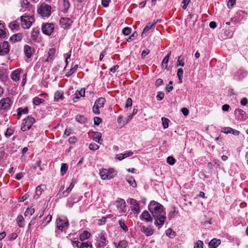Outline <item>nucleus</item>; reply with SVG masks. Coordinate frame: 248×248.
Listing matches in <instances>:
<instances>
[{"instance_id":"1","label":"nucleus","mask_w":248,"mask_h":248,"mask_svg":"<svg viewBox=\"0 0 248 248\" xmlns=\"http://www.w3.org/2000/svg\"><path fill=\"white\" fill-rule=\"evenodd\" d=\"M149 210L155 220V225L160 228L166 219V212L163 205L157 202L152 201L149 205Z\"/></svg>"},{"instance_id":"2","label":"nucleus","mask_w":248,"mask_h":248,"mask_svg":"<svg viewBox=\"0 0 248 248\" xmlns=\"http://www.w3.org/2000/svg\"><path fill=\"white\" fill-rule=\"evenodd\" d=\"M99 174L102 180H109L114 177L116 174V171L112 168L108 170L102 169L100 170Z\"/></svg>"},{"instance_id":"3","label":"nucleus","mask_w":248,"mask_h":248,"mask_svg":"<svg viewBox=\"0 0 248 248\" xmlns=\"http://www.w3.org/2000/svg\"><path fill=\"white\" fill-rule=\"evenodd\" d=\"M21 26L24 29H29L34 19L31 16H22L20 17Z\"/></svg>"},{"instance_id":"4","label":"nucleus","mask_w":248,"mask_h":248,"mask_svg":"<svg viewBox=\"0 0 248 248\" xmlns=\"http://www.w3.org/2000/svg\"><path fill=\"white\" fill-rule=\"evenodd\" d=\"M105 102L106 99L103 97H100L95 101L93 107V111L95 114H100L99 108L104 107Z\"/></svg>"},{"instance_id":"5","label":"nucleus","mask_w":248,"mask_h":248,"mask_svg":"<svg viewBox=\"0 0 248 248\" xmlns=\"http://www.w3.org/2000/svg\"><path fill=\"white\" fill-rule=\"evenodd\" d=\"M51 8L50 6L45 3H43L38 10V12L43 17H48L50 15Z\"/></svg>"},{"instance_id":"6","label":"nucleus","mask_w":248,"mask_h":248,"mask_svg":"<svg viewBox=\"0 0 248 248\" xmlns=\"http://www.w3.org/2000/svg\"><path fill=\"white\" fill-rule=\"evenodd\" d=\"M56 223L58 229L61 231L66 229L69 225L68 220L65 217L58 218L57 219Z\"/></svg>"},{"instance_id":"7","label":"nucleus","mask_w":248,"mask_h":248,"mask_svg":"<svg viewBox=\"0 0 248 248\" xmlns=\"http://www.w3.org/2000/svg\"><path fill=\"white\" fill-rule=\"evenodd\" d=\"M105 234V233L104 232H101L98 234L97 241L95 244L96 248H102L106 245L107 240Z\"/></svg>"},{"instance_id":"8","label":"nucleus","mask_w":248,"mask_h":248,"mask_svg":"<svg viewBox=\"0 0 248 248\" xmlns=\"http://www.w3.org/2000/svg\"><path fill=\"white\" fill-rule=\"evenodd\" d=\"M116 206L120 214L124 213L126 212V203L122 199H118L116 202Z\"/></svg>"},{"instance_id":"9","label":"nucleus","mask_w":248,"mask_h":248,"mask_svg":"<svg viewBox=\"0 0 248 248\" xmlns=\"http://www.w3.org/2000/svg\"><path fill=\"white\" fill-rule=\"evenodd\" d=\"M129 203L131 206V210L136 214H139L140 212V207L138 202L134 199H130Z\"/></svg>"},{"instance_id":"10","label":"nucleus","mask_w":248,"mask_h":248,"mask_svg":"<svg viewBox=\"0 0 248 248\" xmlns=\"http://www.w3.org/2000/svg\"><path fill=\"white\" fill-rule=\"evenodd\" d=\"M42 30L44 34L49 35L53 31L54 25L49 23L45 24L42 25Z\"/></svg>"},{"instance_id":"11","label":"nucleus","mask_w":248,"mask_h":248,"mask_svg":"<svg viewBox=\"0 0 248 248\" xmlns=\"http://www.w3.org/2000/svg\"><path fill=\"white\" fill-rule=\"evenodd\" d=\"M12 103L8 97L4 98L0 100V109L5 110L9 108Z\"/></svg>"},{"instance_id":"12","label":"nucleus","mask_w":248,"mask_h":248,"mask_svg":"<svg viewBox=\"0 0 248 248\" xmlns=\"http://www.w3.org/2000/svg\"><path fill=\"white\" fill-rule=\"evenodd\" d=\"M81 197L77 196L76 195H73L70 196L67 200V206L71 207L75 203H77L81 200Z\"/></svg>"},{"instance_id":"13","label":"nucleus","mask_w":248,"mask_h":248,"mask_svg":"<svg viewBox=\"0 0 248 248\" xmlns=\"http://www.w3.org/2000/svg\"><path fill=\"white\" fill-rule=\"evenodd\" d=\"M72 23L73 21L68 17H62L60 20V23L61 26L64 29L69 27Z\"/></svg>"},{"instance_id":"14","label":"nucleus","mask_w":248,"mask_h":248,"mask_svg":"<svg viewBox=\"0 0 248 248\" xmlns=\"http://www.w3.org/2000/svg\"><path fill=\"white\" fill-rule=\"evenodd\" d=\"M9 51V46L8 42L5 41L0 44V55H4Z\"/></svg>"},{"instance_id":"15","label":"nucleus","mask_w":248,"mask_h":248,"mask_svg":"<svg viewBox=\"0 0 248 248\" xmlns=\"http://www.w3.org/2000/svg\"><path fill=\"white\" fill-rule=\"evenodd\" d=\"M247 73L246 71L242 69H239L235 73L234 77L237 80L243 79L246 76Z\"/></svg>"},{"instance_id":"16","label":"nucleus","mask_w":248,"mask_h":248,"mask_svg":"<svg viewBox=\"0 0 248 248\" xmlns=\"http://www.w3.org/2000/svg\"><path fill=\"white\" fill-rule=\"evenodd\" d=\"M140 231L143 232L147 236H151L154 232V230L150 227H146L142 226L140 228Z\"/></svg>"},{"instance_id":"17","label":"nucleus","mask_w":248,"mask_h":248,"mask_svg":"<svg viewBox=\"0 0 248 248\" xmlns=\"http://www.w3.org/2000/svg\"><path fill=\"white\" fill-rule=\"evenodd\" d=\"M220 243L221 241L220 239L213 238L210 241L208 245L210 248H216L220 244Z\"/></svg>"},{"instance_id":"18","label":"nucleus","mask_w":248,"mask_h":248,"mask_svg":"<svg viewBox=\"0 0 248 248\" xmlns=\"http://www.w3.org/2000/svg\"><path fill=\"white\" fill-rule=\"evenodd\" d=\"M75 95V97L73 98V101L76 102L80 97L85 96V89H81L80 91L76 92Z\"/></svg>"},{"instance_id":"19","label":"nucleus","mask_w":248,"mask_h":248,"mask_svg":"<svg viewBox=\"0 0 248 248\" xmlns=\"http://www.w3.org/2000/svg\"><path fill=\"white\" fill-rule=\"evenodd\" d=\"M113 244L116 248H126L128 246V242L125 240H123L118 243L114 242Z\"/></svg>"},{"instance_id":"20","label":"nucleus","mask_w":248,"mask_h":248,"mask_svg":"<svg viewBox=\"0 0 248 248\" xmlns=\"http://www.w3.org/2000/svg\"><path fill=\"white\" fill-rule=\"evenodd\" d=\"M92 133L93 134V140L97 143L101 144V142L102 141L101 139V133L99 132H93Z\"/></svg>"},{"instance_id":"21","label":"nucleus","mask_w":248,"mask_h":248,"mask_svg":"<svg viewBox=\"0 0 248 248\" xmlns=\"http://www.w3.org/2000/svg\"><path fill=\"white\" fill-rule=\"evenodd\" d=\"M35 122V119L34 118L32 117L28 116L27 117V118L25 119L24 120V123L25 124L27 125V126L29 128V129L31 128L32 125L33 124V123Z\"/></svg>"},{"instance_id":"22","label":"nucleus","mask_w":248,"mask_h":248,"mask_svg":"<svg viewBox=\"0 0 248 248\" xmlns=\"http://www.w3.org/2000/svg\"><path fill=\"white\" fill-rule=\"evenodd\" d=\"M74 243L76 244V246L78 248H93V246L92 244L89 245L87 242L84 243H80L78 241H74L73 242Z\"/></svg>"},{"instance_id":"23","label":"nucleus","mask_w":248,"mask_h":248,"mask_svg":"<svg viewBox=\"0 0 248 248\" xmlns=\"http://www.w3.org/2000/svg\"><path fill=\"white\" fill-rule=\"evenodd\" d=\"M20 72V69H16L13 71L11 75V78L15 81H18L19 79Z\"/></svg>"},{"instance_id":"24","label":"nucleus","mask_w":248,"mask_h":248,"mask_svg":"<svg viewBox=\"0 0 248 248\" xmlns=\"http://www.w3.org/2000/svg\"><path fill=\"white\" fill-rule=\"evenodd\" d=\"M22 38V34L21 33H16L12 35L10 38V41L12 43H15L19 41Z\"/></svg>"},{"instance_id":"25","label":"nucleus","mask_w":248,"mask_h":248,"mask_svg":"<svg viewBox=\"0 0 248 248\" xmlns=\"http://www.w3.org/2000/svg\"><path fill=\"white\" fill-rule=\"evenodd\" d=\"M133 155V152L129 151V152L125 153L124 154H119L117 155V158L119 160H122L125 158L132 156Z\"/></svg>"},{"instance_id":"26","label":"nucleus","mask_w":248,"mask_h":248,"mask_svg":"<svg viewBox=\"0 0 248 248\" xmlns=\"http://www.w3.org/2000/svg\"><path fill=\"white\" fill-rule=\"evenodd\" d=\"M155 25V24L154 23H148L146 26L144 28L142 32V34H141V36L142 37H144L145 36H146L147 35V34H148V31L152 28L154 27V26Z\"/></svg>"},{"instance_id":"27","label":"nucleus","mask_w":248,"mask_h":248,"mask_svg":"<svg viewBox=\"0 0 248 248\" xmlns=\"http://www.w3.org/2000/svg\"><path fill=\"white\" fill-rule=\"evenodd\" d=\"M24 51L26 56L28 58H30L32 54L31 47L28 45H25L24 47Z\"/></svg>"},{"instance_id":"28","label":"nucleus","mask_w":248,"mask_h":248,"mask_svg":"<svg viewBox=\"0 0 248 248\" xmlns=\"http://www.w3.org/2000/svg\"><path fill=\"white\" fill-rule=\"evenodd\" d=\"M56 52V49L54 48H52L49 49L48 52V56L46 60H45V62H48L51 60L52 59V58L54 57L55 54Z\"/></svg>"},{"instance_id":"29","label":"nucleus","mask_w":248,"mask_h":248,"mask_svg":"<svg viewBox=\"0 0 248 248\" xmlns=\"http://www.w3.org/2000/svg\"><path fill=\"white\" fill-rule=\"evenodd\" d=\"M141 218L145 219L147 222H150L152 220V217L149 213L147 211H144L141 214Z\"/></svg>"},{"instance_id":"30","label":"nucleus","mask_w":248,"mask_h":248,"mask_svg":"<svg viewBox=\"0 0 248 248\" xmlns=\"http://www.w3.org/2000/svg\"><path fill=\"white\" fill-rule=\"evenodd\" d=\"M64 98L63 93L61 91H57L54 94V100L56 101L63 100Z\"/></svg>"},{"instance_id":"31","label":"nucleus","mask_w":248,"mask_h":248,"mask_svg":"<svg viewBox=\"0 0 248 248\" xmlns=\"http://www.w3.org/2000/svg\"><path fill=\"white\" fill-rule=\"evenodd\" d=\"M39 32V29H33L31 34V38L32 40L36 41L37 40Z\"/></svg>"},{"instance_id":"32","label":"nucleus","mask_w":248,"mask_h":248,"mask_svg":"<svg viewBox=\"0 0 248 248\" xmlns=\"http://www.w3.org/2000/svg\"><path fill=\"white\" fill-rule=\"evenodd\" d=\"M43 185H39L37 186L36 188V194L34 196V199H38L40 196V195H41L42 191H43V189L42 188V186Z\"/></svg>"},{"instance_id":"33","label":"nucleus","mask_w":248,"mask_h":248,"mask_svg":"<svg viewBox=\"0 0 248 248\" xmlns=\"http://www.w3.org/2000/svg\"><path fill=\"white\" fill-rule=\"evenodd\" d=\"M126 179L128 184L133 187H136L137 186L136 181L132 177L127 176Z\"/></svg>"},{"instance_id":"34","label":"nucleus","mask_w":248,"mask_h":248,"mask_svg":"<svg viewBox=\"0 0 248 248\" xmlns=\"http://www.w3.org/2000/svg\"><path fill=\"white\" fill-rule=\"evenodd\" d=\"M9 27L12 30H16L17 31L19 27L18 23L16 21H14L12 22H11L9 25Z\"/></svg>"},{"instance_id":"35","label":"nucleus","mask_w":248,"mask_h":248,"mask_svg":"<svg viewBox=\"0 0 248 248\" xmlns=\"http://www.w3.org/2000/svg\"><path fill=\"white\" fill-rule=\"evenodd\" d=\"M90 236V233L87 231H84L82 233L79 235V239L81 241H83L88 238Z\"/></svg>"},{"instance_id":"36","label":"nucleus","mask_w":248,"mask_h":248,"mask_svg":"<svg viewBox=\"0 0 248 248\" xmlns=\"http://www.w3.org/2000/svg\"><path fill=\"white\" fill-rule=\"evenodd\" d=\"M170 55V52L168 55L165 57L162 62V66H165V68L167 67L169 60Z\"/></svg>"},{"instance_id":"37","label":"nucleus","mask_w":248,"mask_h":248,"mask_svg":"<svg viewBox=\"0 0 248 248\" xmlns=\"http://www.w3.org/2000/svg\"><path fill=\"white\" fill-rule=\"evenodd\" d=\"M6 36V33L2 24L0 23V38H4Z\"/></svg>"},{"instance_id":"38","label":"nucleus","mask_w":248,"mask_h":248,"mask_svg":"<svg viewBox=\"0 0 248 248\" xmlns=\"http://www.w3.org/2000/svg\"><path fill=\"white\" fill-rule=\"evenodd\" d=\"M74 184L73 183H71L70 184L69 187L65 191H63L62 194H60V196H62L63 195H64L65 193H66V196H67L71 192V191L74 187Z\"/></svg>"},{"instance_id":"39","label":"nucleus","mask_w":248,"mask_h":248,"mask_svg":"<svg viewBox=\"0 0 248 248\" xmlns=\"http://www.w3.org/2000/svg\"><path fill=\"white\" fill-rule=\"evenodd\" d=\"M166 234L170 238H173L175 236V232L171 228H169L166 231Z\"/></svg>"},{"instance_id":"40","label":"nucleus","mask_w":248,"mask_h":248,"mask_svg":"<svg viewBox=\"0 0 248 248\" xmlns=\"http://www.w3.org/2000/svg\"><path fill=\"white\" fill-rule=\"evenodd\" d=\"M63 2V12L66 13L68 11L69 6H70V3L69 2V1L68 0H62Z\"/></svg>"},{"instance_id":"41","label":"nucleus","mask_w":248,"mask_h":248,"mask_svg":"<svg viewBox=\"0 0 248 248\" xmlns=\"http://www.w3.org/2000/svg\"><path fill=\"white\" fill-rule=\"evenodd\" d=\"M162 124L163 126V127L164 129H166L169 126V123L170 122V120L167 118L162 117Z\"/></svg>"},{"instance_id":"42","label":"nucleus","mask_w":248,"mask_h":248,"mask_svg":"<svg viewBox=\"0 0 248 248\" xmlns=\"http://www.w3.org/2000/svg\"><path fill=\"white\" fill-rule=\"evenodd\" d=\"M28 108H19L17 109V116L18 117V118H20L21 116L22 113L27 114L28 113Z\"/></svg>"},{"instance_id":"43","label":"nucleus","mask_w":248,"mask_h":248,"mask_svg":"<svg viewBox=\"0 0 248 248\" xmlns=\"http://www.w3.org/2000/svg\"><path fill=\"white\" fill-rule=\"evenodd\" d=\"M76 119L77 122L80 124H83L86 122V118L84 116L81 115L77 116Z\"/></svg>"},{"instance_id":"44","label":"nucleus","mask_w":248,"mask_h":248,"mask_svg":"<svg viewBox=\"0 0 248 248\" xmlns=\"http://www.w3.org/2000/svg\"><path fill=\"white\" fill-rule=\"evenodd\" d=\"M177 75L179 78V83H181L182 82V78L183 75V70L182 68L178 69Z\"/></svg>"},{"instance_id":"45","label":"nucleus","mask_w":248,"mask_h":248,"mask_svg":"<svg viewBox=\"0 0 248 248\" xmlns=\"http://www.w3.org/2000/svg\"><path fill=\"white\" fill-rule=\"evenodd\" d=\"M68 169V166L66 164L62 163L61 167V173L62 175H64Z\"/></svg>"},{"instance_id":"46","label":"nucleus","mask_w":248,"mask_h":248,"mask_svg":"<svg viewBox=\"0 0 248 248\" xmlns=\"http://www.w3.org/2000/svg\"><path fill=\"white\" fill-rule=\"evenodd\" d=\"M119 224L121 228L124 232H127L128 231V228L125 225L124 221L121 220H119Z\"/></svg>"},{"instance_id":"47","label":"nucleus","mask_w":248,"mask_h":248,"mask_svg":"<svg viewBox=\"0 0 248 248\" xmlns=\"http://www.w3.org/2000/svg\"><path fill=\"white\" fill-rule=\"evenodd\" d=\"M34 213V209L32 208H28L25 212L24 216H28L29 215H32Z\"/></svg>"},{"instance_id":"48","label":"nucleus","mask_w":248,"mask_h":248,"mask_svg":"<svg viewBox=\"0 0 248 248\" xmlns=\"http://www.w3.org/2000/svg\"><path fill=\"white\" fill-rule=\"evenodd\" d=\"M99 146L94 143H91L89 145V148L93 151H96L99 148Z\"/></svg>"},{"instance_id":"49","label":"nucleus","mask_w":248,"mask_h":248,"mask_svg":"<svg viewBox=\"0 0 248 248\" xmlns=\"http://www.w3.org/2000/svg\"><path fill=\"white\" fill-rule=\"evenodd\" d=\"M184 59L181 57L179 56L178 57L177 62V66H184V62L183 61Z\"/></svg>"},{"instance_id":"50","label":"nucleus","mask_w":248,"mask_h":248,"mask_svg":"<svg viewBox=\"0 0 248 248\" xmlns=\"http://www.w3.org/2000/svg\"><path fill=\"white\" fill-rule=\"evenodd\" d=\"M167 163L170 165H173L175 162V160L172 156H170L168 157L167 160Z\"/></svg>"},{"instance_id":"51","label":"nucleus","mask_w":248,"mask_h":248,"mask_svg":"<svg viewBox=\"0 0 248 248\" xmlns=\"http://www.w3.org/2000/svg\"><path fill=\"white\" fill-rule=\"evenodd\" d=\"M44 100L38 97H35L33 99V103L35 105H40Z\"/></svg>"},{"instance_id":"52","label":"nucleus","mask_w":248,"mask_h":248,"mask_svg":"<svg viewBox=\"0 0 248 248\" xmlns=\"http://www.w3.org/2000/svg\"><path fill=\"white\" fill-rule=\"evenodd\" d=\"M24 218L22 216H18L17 218V222L19 227H22L23 226V221Z\"/></svg>"},{"instance_id":"53","label":"nucleus","mask_w":248,"mask_h":248,"mask_svg":"<svg viewBox=\"0 0 248 248\" xmlns=\"http://www.w3.org/2000/svg\"><path fill=\"white\" fill-rule=\"evenodd\" d=\"M203 243L202 241L198 240L195 244L194 248H203Z\"/></svg>"},{"instance_id":"54","label":"nucleus","mask_w":248,"mask_h":248,"mask_svg":"<svg viewBox=\"0 0 248 248\" xmlns=\"http://www.w3.org/2000/svg\"><path fill=\"white\" fill-rule=\"evenodd\" d=\"M235 114H238L240 116H242V118L243 117L244 115L245 114V111H244L243 109L239 108L237 109H236L235 110Z\"/></svg>"},{"instance_id":"55","label":"nucleus","mask_w":248,"mask_h":248,"mask_svg":"<svg viewBox=\"0 0 248 248\" xmlns=\"http://www.w3.org/2000/svg\"><path fill=\"white\" fill-rule=\"evenodd\" d=\"M122 32L125 35H128L131 32V29L129 28L125 27L123 29Z\"/></svg>"},{"instance_id":"56","label":"nucleus","mask_w":248,"mask_h":248,"mask_svg":"<svg viewBox=\"0 0 248 248\" xmlns=\"http://www.w3.org/2000/svg\"><path fill=\"white\" fill-rule=\"evenodd\" d=\"M232 128L229 127H223L221 131L222 132H224V133H226V134H230V133H231Z\"/></svg>"},{"instance_id":"57","label":"nucleus","mask_w":248,"mask_h":248,"mask_svg":"<svg viewBox=\"0 0 248 248\" xmlns=\"http://www.w3.org/2000/svg\"><path fill=\"white\" fill-rule=\"evenodd\" d=\"M102 122V120L98 117H95L94 118V124L95 125H98Z\"/></svg>"},{"instance_id":"58","label":"nucleus","mask_w":248,"mask_h":248,"mask_svg":"<svg viewBox=\"0 0 248 248\" xmlns=\"http://www.w3.org/2000/svg\"><path fill=\"white\" fill-rule=\"evenodd\" d=\"M164 97V93L161 92H158L156 98L159 100H162Z\"/></svg>"},{"instance_id":"59","label":"nucleus","mask_w":248,"mask_h":248,"mask_svg":"<svg viewBox=\"0 0 248 248\" xmlns=\"http://www.w3.org/2000/svg\"><path fill=\"white\" fill-rule=\"evenodd\" d=\"M132 105V100L131 98H128L127 99L126 104H125V107L128 108L129 107H131Z\"/></svg>"},{"instance_id":"60","label":"nucleus","mask_w":248,"mask_h":248,"mask_svg":"<svg viewBox=\"0 0 248 248\" xmlns=\"http://www.w3.org/2000/svg\"><path fill=\"white\" fill-rule=\"evenodd\" d=\"M110 1V0H102V1H101L102 5L104 7H107L108 6Z\"/></svg>"},{"instance_id":"61","label":"nucleus","mask_w":248,"mask_h":248,"mask_svg":"<svg viewBox=\"0 0 248 248\" xmlns=\"http://www.w3.org/2000/svg\"><path fill=\"white\" fill-rule=\"evenodd\" d=\"M24 176V173L22 172L18 173L16 176V179L17 180H21Z\"/></svg>"},{"instance_id":"62","label":"nucleus","mask_w":248,"mask_h":248,"mask_svg":"<svg viewBox=\"0 0 248 248\" xmlns=\"http://www.w3.org/2000/svg\"><path fill=\"white\" fill-rule=\"evenodd\" d=\"M77 140V138L75 137H71L69 138L68 141L70 143H75Z\"/></svg>"},{"instance_id":"63","label":"nucleus","mask_w":248,"mask_h":248,"mask_svg":"<svg viewBox=\"0 0 248 248\" xmlns=\"http://www.w3.org/2000/svg\"><path fill=\"white\" fill-rule=\"evenodd\" d=\"M13 134V130L12 129L8 128L5 133L6 136H10Z\"/></svg>"},{"instance_id":"64","label":"nucleus","mask_w":248,"mask_h":248,"mask_svg":"<svg viewBox=\"0 0 248 248\" xmlns=\"http://www.w3.org/2000/svg\"><path fill=\"white\" fill-rule=\"evenodd\" d=\"M106 218L105 217H102L101 219L98 220V224L99 225H102L105 224L106 223Z\"/></svg>"}]
</instances>
